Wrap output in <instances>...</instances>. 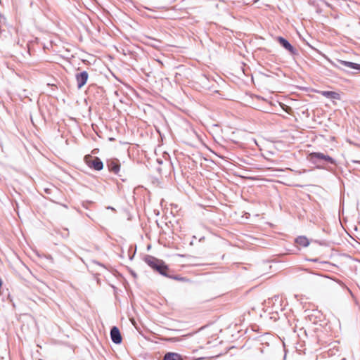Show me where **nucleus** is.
<instances>
[{
  "instance_id": "obj_1",
  "label": "nucleus",
  "mask_w": 360,
  "mask_h": 360,
  "mask_svg": "<svg viewBox=\"0 0 360 360\" xmlns=\"http://www.w3.org/2000/svg\"><path fill=\"white\" fill-rule=\"evenodd\" d=\"M309 160L313 164L317 165L318 167L323 168V166L319 165V164L323 162L326 163H329L331 165H336V161L333 158L328 155H325L323 153L320 152H314L311 153L309 155Z\"/></svg>"
},
{
  "instance_id": "obj_2",
  "label": "nucleus",
  "mask_w": 360,
  "mask_h": 360,
  "mask_svg": "<svg viewBox=\"0 0 360 360\" xmlns=\"http://www.w3.org/2000/svg\"><path fill=\"white\" fill-rule=\"evenodd\" d=\"M84 160L90 168L96 171H100L103 168V164L98 157H92L90 155H87L84 157Z\"/></svg>"
},
{
  "instance_id": "obj_3",
  "label": "nucleus",
  "mask_w": 360,
  "mask_h": 360,
  "mask_svg": "<svg viewBox=\"0 0 360 360\" xmlns=\"http://www.w3.org/2000/svg\"><path fill=\"white\" fill-rule=\"evenodd\" d=\"M158 272H159L161 275L166 276L167 278H172L176 281H184V278L179 277L178 276H172L169 274V270L167 265L161 261L158 266H155V269Z\"/></svg>"
},
{
  "instance_id": "obj_4",
  "label": "nucleus",
  "mask_w": 360,
  "mask_h": 360,
  "mask_svg": "<svg viewBox=\"0 0 360 360\" xmlns=\"http://www.w3.org/2000/svg\"><path fill=\"white\" fill-rule=\"evenodd\" d=\"M89 78V74L86 71H82L75 74L77 86L79 89H82L86 83Z\"/></svg>"
},
{
  "instance_id": "obj_5",
  "label": "nucleus",
  "mask_w": 360,
  "mask_h": 360,
  "mask_svg": "<svg viewBox=\"0 0 360 360\" xmlns=\"http://www.w3.org/2000/svg\"><path fill=\"white\" fill-rule=\"evenodd\" d=\"M277 41L285 49L288 51L292 55L297 54L296 49H295L287 39L282 37H278Z\"/></svg>"
},
{
  "instance_id": "obj_6",
  "label": "nucleus",
  "mask_w": 360,
  "mask_h": 360,
  "mask_svg": "<svg viewBox=\"0 0 360 360\" xmlns=\"http://www.w3.org/2000/svg\"><path fill=\"white\" fill-rule=\"evenodd\" d=\"M110 338L112 341L115 344L122 342V336L117 327L113 326L110 330Z\"/></svg>"
},
{
  "instance_id": "obj_7",
  "label": "nucleus",
  "mask_w": 360,
  "mask_h": 360,
  "mask_svg": "<svg viewBox=\"0 0 360 360\" xmlns=\"http://www.w3.org/2000/svg\"><path fill=\"white\" fill-rule=\"evenodd\" d=\"M107 167L110 172L118 174L120 169V164L117 160H110L107 162Z\"/></svg>"
},
{
  "instance_id": "obj_8",
  "label": "nucleus",
  "mask_w": 360,
  "mask_h": 360,
  "mask_svg": "<svg viewBox=\"0 0 360 360\" xmlns=\"http://www.w3.org/2000/svg\"><path fill=\"white\" fill-rule=\"evenodd\" d=\"M163 360H184L181 355L176 352H167L165 354Z\"/></svg>"
},
{
  "instance_id": "obj_9",
  "label": "nucleus",
  "mask_w": 360,
  "mask_h": 360,
  "mask_svg": "<svg viewBox=\"0 0 360 360\" xmlns=\"http://www.w3.org/2000/svg\"><path fill=\"white\" fill-rule=\"evenodd\" d=\"M321 95L324 97L331 99L340 100V96L338 93L331 91H323L321 92Z\"/></svg>"
},
{
  "instance_id": "obj_10",
  "label": "nucleus",
  "mask_w": 360,
  "mask_h": 360,
  "mask_svg": "<svg viewBox=\"0 0 360 360\" xmlns=\"http://www.w3.org/2000/svg\"><path fill=\"white\" fill-rule=\"evenodd\" d=\"M161 261L162 260L158 259L150 256L146 258V262L148 264V266L154 269H155V266H158Z\"/></svg>"
},
{
  "instance_id": "obj_11",
  "label": "nucleus",
  "mask_w": 360,
  "mask_h": 360,
  "mask_svg": "<svg viewBox=\"0 0 360 360\" xmlns=\"http://www.w3.org/2000/svg\"><path fill=\"white\" fill-rule=\"evenodd\" d=\"M339 63L345 67L352 68V69H356V70H358L360 71V64H357V63L349 62V61H345V60H339Z\"/></svg>"
},
{
  "instance_id": "obj_12",
  "label": "nucleus",
  "mask_w": 360,
  "mask_h": 360,
  "mask_svg": "<svg viewBox=\"0 0 360 360\" xmlns=\"http://www.w3.org/2000/svg\"><path fill=\"white\" fill-rule=\"evenodd\" d=\"M295 243L302 247H307L309 244V240L305 236H299L295 239Z\"/></svg>"
}]
</instances>
